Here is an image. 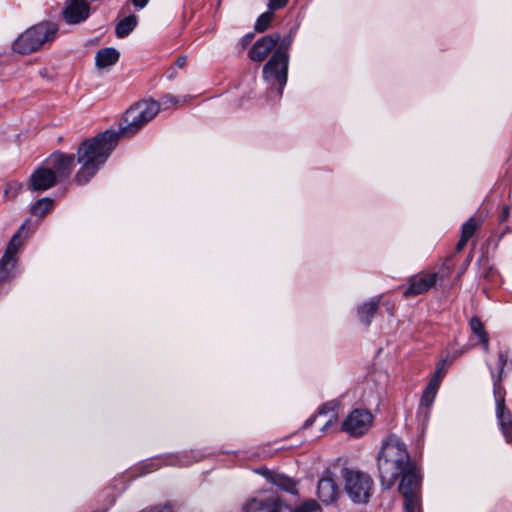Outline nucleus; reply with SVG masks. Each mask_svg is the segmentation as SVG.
Instances as JSON below:
<instances>
[{
  "label": "nucleus",
  "instance_id": "nucleus-1",
  "mask_svg": "<svg viewBox=\"0 0 512 512\" xmlns=\"http://www.w3.org/2000/svg\"><path fill=\"white\" fill-rule=\"evenodd\" d=\"M160 111V105L154 100H142L131 106L124 114L119 132L107 130L92 139L81 143L77 150V160L81 165L75 181L86 184L104 164L116 147L119 136L131 137L138 133Z\"/></svg>",
  "mask_w": 512,
  "mask_h": 512
},
{
  "label": "nucleus",
  "instance_id": "nucleus-2",
  "mask_svg": "<svg viewBox=\"0 0 512 512\" xmlns=\"http://www.w3.org/2000/svg\"><path fill=\"white\" fill-rule=\"evenodd\" d=\"M381 485L390 489L401 476L399 492L404 498V512H422L419 467L411 462L405 444L396 436H390L378 456Z\"/></svg>",
  "mask_w": 512,
  "mask_h": 512
},
{
  "label": "nucleus",
  "instance_id": "nucleus-3",
  "mask_svg": "<svg viewBox=\"0 0 512 512\" xmlns=\"http://www.w3.org/2000/svg\"><path fill=\"white\" fill-rule=\"evenodd\" d=\"M279 46L275 49L272 57L263 66V78L271 86L278 85L277 96L280 98L284 86L287 83L289 55L288 48L292 43L291 36L280 38Z\"/></svg>",
  "mask_w": 512,
  "mask_h": 512
},
{
  "label": "nucleus",
  "instance_id": "nucleus-4",
  "mask_svg": "<svg viewBox=\"0 0 512 512\" xmlns=\"http://www.w3.org/2000/svg\"><path fill=\"white\" fill-rule=\"evenodd\" d=\"M58 27L52 22H42L24 31L13 42L14 52L26 55L40 49L45 43L52 42Z\"/></svg>",
  "mask_w": 512,
  "mask_h": 512
},
{
  "label": "nucleus",
  "instance_id": "nucleus-5",
  "mask_svg": "<svg viewBox=\"0 0 512 512\" xmlns=\"http://www.w3.org/2000/svg\"><path fill=\"white\" fill-rule=\"evenodd\" d=\"M344 491L355 504H366L374 491L372 477L361 470L345 467L341 470Z\"/></svg>",
  "mask_w": 512,
  "mask_h": 512
},
{
  "label": "nucleus",
  "instance_id": "nucleus-6",
  "mask_svg": "<svg viewBox=\"0 0 512 512\" xmlns=\"http://www.w3.org/2000/svg\"><path fill=\"white\" fill-rule=\"evenodd\" d=\"M26 224H22L17 232L11 237L2 257L0 258V283L7 282L14 278L15 269L18 263V253L24 244L23 232Z\"/></svg>",
  "mask_w": 512,
  "mask_h": 512
},
{
  "label": "nucleus",
  "instance_id": "nucleus-7",
  "mask_svg": "<svg viewBox=\"0 0 512 512\" xmlns=\"http://www.w3.org/2000/svg\"><path fill=\"white\" fill-rule=\"evenodd\" d=\"M496 403V417L502 433L508 443L512 442V415L505 407V389L503 386L496 385L493 389Z\"/></svg>",
  "mask_w": 512,
  "mask_h": 512
},
{
  "label": "nucleus",
  "instance_id": "nucleus-8",
  "mask_svg": "<svg viewBox=\"0 0 512 512\" xmlns=\"http://www.w3.org/2000/svg\"><path fill=\"white\" fill-rule=\"evenodd\" d=\"M372 419L373 417L370 412L355 409L343 421L342 430L354 437L361 436L368 431Z\"/></svg>",
  "mask_w": 512,
  "mask_h": 512
},
{
  "label": "nucleus",
  "instance_id": "nucleus-9",
  "mask_svg": "<svg viewBox=\"0 0 512 512\" xmlns=\"http://www.w3.org/2000/svg\"><path fill=\"white\" fill-rule=\"evenodd\" d=\"M75 163L74 154H64L57 152L46 159L44 164L55 175L58 180L68 178L73 170Z\"/></svg>",
  "mask_w": 512,
  "mask_h": 512
},
{
  "label": "nucleus",
  "instance_id": "nucleus-10",
  "mask_svg": "<svg viewBox=\"0 0 512 512\" xmlns=\"http://www.w3.org/2000/svg\"><path fill=\"white\" fill-rule=\"evenodd\" d=\"M280 41L278 33H272L258 39L248 52V57L253 62H262L275 49Z\"/></svg>",
  "mask_w": 512,
  "mask_h": 512
},
{
  "label": "nucleus",
  "instance_id": "nucleus-11",
  "mask_svg": "<svg viewBox=\"0 0 512 512\" xmlns=\"http://www.w3.org/2000/svg\"><path fill=\"white\" fill-rule=\"evenodd\" d=\"M437 279V273L414 275L408 280V287L403 294L407 298L423 294L436 284Z\"/></svg>",
  "mask_w": 512,
  "mask_h": 512
},
{
  "label": "nucleus",
  "instance_id": "nucleus-12",
  "mask_svg": "<svg viewBox=\"0 0 512 512\" xmlns=\"http://www.w3.org/2000/svg\"><path fill=\"white\" fill-rule=\"evenodd\" d=\"M90 14V4L86 0H69L63 11L64 19L69 24H79Z\"/></svg>",
  "mask_w": 512,
  "mask_h": 512
},
{
  "label": "nucleus",
  "instance_id": "nucleus-13",
  "mask_svg": "<svg viewBox=\"0 0 512 512\" xmlns=\"http://www.w3.org/2000/svg\"><path fill=\"white\" fill-rule=\"evenodd\" d=\"M56 183L57 179L55 175L43 164L31 174L29 186L35 191H45L53 187Z\"/></svg>",
  "mask_w": 512,
  "mask_h": 512
},
{
  "label": "nucleus",
  "instance_id": "nucleus-14",
  "mask_svg": "<svg viewBox=\"0 0 512 512\" xmlns=\"http://www.w3.org/2000/svg\"><path fill=\"white\" fill-rule=\"evenodd\" d=\"M286 505L278 498L252 499L245 506V512H282Z\"/></svg>",
  "mask_w": 512,
  "mask_h": 512
},
{
  "label": "nucleus",
  "instance_id": "nucleus-15",
  "mask_svg": "<svg viewBox=\"0 0 512 512\" xmlns=\"http://www.w3.org/2000/svg\"><path fill=\"white\" fill-rule=\"evenodd\" d=\"M317 492L318 497L326 504L334 502L339 494L336 483L330 477H323L319 480Z\"/></svg>",
  "mask_w": 512,
  "mask_h": 512
},
{
  "label": "nucleus",
  "instance_id": "nucleus-16",
  "mask_svg": "<svg viewBox=\"0 0 512 512\" xmlns=\"http://www.w3.org/2000/svg\"><path fill=\"white\" fill-rule=\"evenodd\" d=\"M119 52L112 47L100 49L95 55L96 66L100 69L110 67L119 60Z\"/></svg>",
  "mask_w": 512,
  "mask_h": 512
},
{
  "label": "nucleus",
  "instance_id": "nucleus-17",
  "mask_svg": "<svg viewBox=\"0 0 512 512\" xmlns=\"http://www.w3.org/2000/svg\"><path fill=\"white\" fill-rule=\"evenodd\" d=\"M268 479L273 485H275L276 487L283 491H286L291 494H295L297 492L296 482L292 478L284 474L269 473Z\"/></svg>",
  "mask_w": 512,
  "mask_h": 512
},
{
  "label": "nucleus",
  "instance_id": "nucleus-18",
  "mask_svg": "<svg viewBox=\"0 0 512 512\" xmlns=\"http://www.w3.org/2000/svg\"><path fill=\"white\" fill-rule=\"evenodd\" d=\"M379 305V299L364 303L358 308V316L362 323L370 325Z\"/></svg>",
  "mask_w": 512,
  "mask_h": 512
},
{
  "label": "nucleus",
  "instance_id": "nucleus-19",
  "mask_svg": "<svg viewBox=\"0 0 512 512\" xmlns=\"http://www.w3.org/2000/svg\"><path fill=\"white\" fill-rule=\"evenodd\" d=\"M137 17L135 15H129L119 21L115 27V34L118 38L127 37L136 27Z\"/></svg>",
  "mask_w": 512,
  "mask_h": 512
},
{
  "label": "nucleus",
  "instance_id": "nucleus-20",
  "mask_svg": "<svg viewBox=\"0 0 512 512\" xmlns=\"http://www.w3.org/2000/svg\"><path fill=\"white\" fill-rule=\"evenodd\" d=\"M437 378L432 379L426 389L424 390L422 397H421V405H424L426 407H429L436 396V392L439 386V378L440 375V369L436 371Z\"/></svg>",
  "mask_w": 512,
  "mask_h": 512
},
{
  "label": "nucleus",
  "instance_id": "nucleus-21",
  "mask_svg": "<svg viewBox=\"0 0 512 512\" xmlns=\"http://www.w3.org/2000/svg\"><path fill=\"white\" fill-rule=\"evenodd\" d=\"M470 328L472 332L479 338L485 352L489 351V337L484 329L483 323L479 318L473 317L470 320Z\"/></svg>",
  "mask_w": 512,
  "mask_h": 512
},
{
  "label": "nucleus",
  "instance_id": "nucleus-22",
  "mask_svg": "<svg viewBox=\"0 0 512 512\" xmlns=\"http://www.w3.org/2000/svg\"><path fill=\"white\" fill-rule=\"evenodd\" d=\"M54 201L51 198L45 197L37 200L31 207V214L40 218L46 216L53 210Z\"/></svg>",
  "mask_w": 512,
  "mask_h": 512
},
{
  "label": "nucleus",
  "instance_id": "nucleus-23",
  "mask_svg": "<svg viewBox=\"0 0 512 512\" xmlns=\"http://www.w3.org/2000/svg\"><path fill=\"white\" fill-rule=\"evenodd\" d=\"M508 355L504 351H500L498 353V373L495 374L494 371L491 369V377L493 381V389H495L496 385L502 386V379H503V373H504V367L507 363Z\"/></svg>",
  "mask_w": 512,
  "mask_h": 512
},
{
  "label": "nucleus",
  "instance_id": "nucleus-24",
  "mask_svg": "<svg viewBox=\"0 0 512 512\" xmlns=\"http://www.w3.org/2000/svg\"><path fill=\"white\" fill-rule=\"evenodd\" d=\"M273 18H274L273 10L269 9V11L261 14L255 23V31H257L259 33L266 31L269 28L270 23L272 22Z\"/></svg>",
  "mask_w": 512,
  "mask_h": 512
},
{
  "label": "nucleus",
  "instance_id": "nucleus-25",
  "mask_svg": "<svg viewBox=\"0 0 512 512\" xmlns=\"http://www.w3.org/2000/svg\"><path fill=\"white\" fill-rule=\"evenodd\" d=\"M478 227V223L475 218L471 217L468 219L462 226L461 237L466 240H470L474 235L476 229Z\"/></svg>",
  "mask_w": 512,
  "mask_h": 512
},
{
  "label": "nucleus",
  "instance_id": "nucleus-26",
  "mask_svg": "<svg viewBox=\"0 0 512 512\" xmlns=\"http://www.w3.org/2000/svg\"><path fill=\"white\" fill-rule=\"evenodd\" d=\"M319 509L320 507L318 503L315 500L310 499L305 501L295 509L291 510L290 512H318Z\"/></svg>",
  "mask_w": 512,
  "mask_h": 512
},
{
  "label": "nucleus",
  "instance_id": "nucleus-27",
  "mask_svg": "<svg viewBox=\"0 0 512 512\" xmlns=\"http://www.w3.org/2000/svg\"><path fill=\"white\" fill-rule=\"evenodd\" d=\"M22 185L17 182L9 183L6 188V193L10 194L12 197H15L21 190Z\"/></svg>",
  "mask_w": 512,
  "mask_h": 512
},
{
  "label": "nucleus",
  "instance_id": "nucleus-28",
  "mask_svg": "<svg viewBox=\"0 0 512 512\" xmlns=\"http://www.w3.org/2000/svg\"><path fill=\"white\" fill-rule=\"evenodd\" d=\"M288 0H269L268 7L270 10H277L284 7Z\"/></svg>",
  "mask_w": 512,
  "mask_h": 512
},
{
  "label": "nucleus",
  "instance_id": "nucleus-29",
  "mask_svg": "<svg viewBox=\"0 0 512 512\" xmlns=\"http://www.w3.org/2000/svg\"><path fill=\"white\" fill-rule=\"evenodd\" d=\"M509 214H510V207L504 206L501 214L499 215V222L500 223L505 222L509 218Z\"/></svg>",
  "mask_w": 512,
  "mask_h": 512
},
{
  "label": "nucleus",
  "instance_id": "nucleus-30",
  "mask_svg": "<svg viewBox=\"0 0 512 512\" xmlns=\"http://www.w3.org/2000/svg\"><path fill=\"white\" fill-rule=\"evenodd\" d=\"M254 35L252 33L250 34H247L245 35L242 39H241V45L243 48H245L247 45L250 44V42L252 41Z\"/></svg>",
  "mask_w": 512,
  "mask_h": 512
},
{
  "label": "nucleus",
  "instance_id": "nucleus-31",
  "mask_svg": "<svg viewBox=\"0 0 512 512\" xmlns=\"http://www.w3.org/2000/svg\"><path fill=\"white\" fill-rule=\"evenodd\" d=\"M148 2L149 0H132L133 5L138 9H143Z\"/></svg>",
  "mask_w": 512,
  "mask_h": 512
},
{
  "label": "nucleus",
  "instance_id": "nucleus-32",
  "mask_svg": "<svg viewBox=\"0 0 512 512\" xmlns=\"http://www.w3.org/2000/svg\"><path fill=\"white\" fill-rule=\"evenodd\" d=\"M468 240H466L465 238H460V240L458 241L457 245H456V250L458 252H460L467 244Z\"/></svg>",
  "mask_w": 512,
  "mask_h": 512
},
{
  "label": "nucleus",
  "instance_id": "nucleus-33",
  "mask_svg": "<svg viewBox=\"0 0 512 512\" xmlns=\"http://www.w3.org/2000/svg\"><path fill=\"white\" fill-rule=\"evenodd\" d=\"M163 103L164 104H167V103L176 104L177 100H176V98L173 95H166L163 98Z\"/></svg>",
  "mask_w": 512,
  "mask_h": 512
},
{
  "label": "nucleus",
  "instance_id": "nucleus-34",
  "mask_svg": "<svg viewBox=\"0 0 512 512\" xmlns=\"http://www.w3.org/2000/svg\"><path fill=\"white\" fill-rule=\"evenodd\" d=\"M497 274V270L493 267H490L488 271L485 273V278H493Z\"/></svg>",
  "mask_w": 512,
  "mask_h": 512
},
{
  "label": "nucleus",
  "instance_id": "nucleus-35",
  "mask_svg": "<svg viewBox=\"0 0 512 512\" xmlns=\"http://www.w3.org/2000/svg\"><path fill=\"white\" fill-rule=\"evenodd\" d=\"M328 410L332 411L333 409L328 407L327 404L323 405L322 407L319 408V411H318L319 416L326 414Z\"/></svg>",
  "mask_w": 512,
  "mask_h": 512
},
{
  "label": "nucleus",
  "instance_id": "nucleus-36",
  "mask_svg": "<svg viewBox=\"0 0 512 512\" xmlns=\"http://www.w3.org/2000/svg\"><path fill=\"white\" fill-rule=\"evenodd\" d=\"M178 67H183L186 64V57L182 56L177 59L176 62Z\"/></svg>",
  "mask_w": 512,
  "mask_h": 512
},
{
  "label": "nucleus",
  "instance_id": "nucleus-37",
  "mask_svg": "<svg viewBox=\"0 0 512 512\" xmlns=\"http://www.w3.org/2000/svg\"><path fill=\"white\" fill-rule=\"evenodd\" d=\"M333 417H334V414H332L330 416V418L325 422L322 429H326L329 425H331Z\"/></svg>",
  "mask_w": 512,
  "mask_h": 512
},
{
  "label": "nucleus",
  "instance_id": "nucleus-38",
  "mask_svg": "<svg viewBox=\"0 0 512 512\" xmlns=\"http://www.w3.org/2000/svg\"><path fill=\"white\" fill-rule=\"evenodd\" d=\"M316 417H312L310 419H308L306 422H305V427H308L310 425H312V423L315 421Z\"/></svg>",
  "mask_w": 512,
  "mask_h": 512
},
{
  "label": "nucleus",
  "instance_id": "nucleus-39",
  "mask_svg": "<svg viewBox=\"0 0 512 512\" xmlns=\"http://www.w3.org/2000/svg\"><path fill=\"white\" fill-rule=\"evenodd\" d=\"M178 463H179L180 465H183V466H186V465H189V464H190V462H189V461H186V460H179V461H178Z\"/></svg>",
  "mask_w": 512,
  "mask_h": 512
}]
</instances>
